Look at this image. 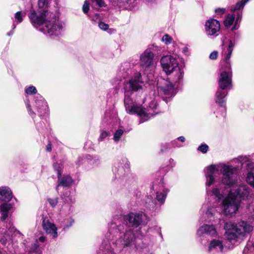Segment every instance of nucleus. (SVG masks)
Here are the masks:
<instances>
[{
	"label": "nucleus",
	"mask_w": 254,
	"mask_h": 254,
	"mask_svg": "<svg viewBox=\"0 0 254 254\" xmlns=\"http://www.w3.org/2000/svg\"><path fill=\"white\" fill-rule=\"evenodd\" d=\"M142 214L137 213H130L124 216L126 224L124 225L112 223L109 232L112 235L113 243L123 247L130 246L134 241V234L130 227H137L142 222Z\"/></svg>",
	"instance_id": "1"
},
{
	"label": "nucleus",
	"mask_w": 254,
	"mask_h": 254,
	"mask_svg": "<svg viewBox=\"0 0 254 254\" xmlns=\"http://www.w3.org/2000/svg\"><path fill=\"white\" fill-rule=\"evenodd\" d=\"M42 226L43 229L47 234H50L53 238L58 237L57 228L56 225L46 218H43Z\"/></svg>",
	"instance_id": "14"
},
{
	"label": "nucleus",
	"mask_w": 254,
	"mask_h": 254,
	"mask_svg": "<svg viewBox=\"0 0 254 254\" xmlns=\"http://www.w3.org/2000/svg\"><path fill=\"white\" fill-rule=\"evenodd\" d=\"M167 192L164 190L162 192H157L156 198L161 203H163L166 198Z\"/></svg>",
	"instance_id": "29"
},
{
	"label": "nucleus",
	"mask_w": 254,
	"mask_h": 254,
	"mask_svg": "<svg viewBox=\"0 0 254 254\" xmlns=\"http://www.w3.org/2000/svg\"><path fill=\"white\" fill-rule=\"evenodd\" d=\"M154 55L150 49L145 50L140 56V66L144 70L153 65Z\"/></svg>",
	"instance_id": "11"
},
{
	"label": "nucleus",
	"mask_w": 254,
	"mask_h": 254,
	"mask_svg": "<svg viewBox=\"0 0 254 254\" xmlns=\"http://www.w3.org/2000/svg\"><path fill=\"white\" fill-rule=\"evenodd\" d=\"M220 29V23L216 19H209L205 22V31L208 36H217Z\"/></svg>",
	"instance_id": "13"
},
{
	"label": "nucleus",
	"mask_w": 254,
	"mask_h": 254,
	"mask_svg": "<svg viewBox=\"0 0 254 254\" xmlns=\"http://www.w3.org/2000/svg\"><path fill=\"white\" fill-rule=\"evenodd\" d=\"M225 89H222L218 87L215 96V103L223 108V110H226V99L225 97L227 95V92Z\"/></svg>",
	"instance_id": "15"
},
{
	"label": "nucleus",
	"mask_w": 254,
	"mask_h": 254,
	"mask_svg": "<svg viewBox=\"0 0 254 254\" xmlns=\"http://www.w3.org/2000/svg\"><path fill=\"white\" fill-rule=\"evenodd\" d=\"M197 234L200 236L205 234L213 237L217 235V232L213 225L204 224L198 229Z\"/></svg>",
	"instance_id": "16"
},
{
	"label": "nucleus",
	"mask_w": 254,
	"mask_h": 254,
	"mask_svg": "<svg viewBox=\"0 0 254 254\" xmlns=\"http://www.w3.org/2000/svg\"><path fill=\"white\" fill-rule=\"evenodd\" d=\"M60 225L65 230L68 228L72 225L74 223V220L70 217H67L63 220L60 221Z\"/></svg>",
	"instance_id": "24"
},
{
	"label": "nucleus",
	"mask_w": 254,
	"mask_h": 254,
	"mask_svg": "<svg viewBox=\"0 0 254 254\" xmlns=\"http://www.w3.org/2000/svg\"><path fill=\"white\" fill-rule=\"evenodd\" d=\"M45 23V26L42 28L41 31L49 36L58 35L63 29L62 23L53 13L52 18H49Z\"/></svg>",
	"instance_id": "7"
},
{
	"label": "nucleus",
	"mask_w": 254,
	"mask_h": 254,
	"mask_svg": "<svg viewBox=\"0 0 254 254\" xmlns=\"http://www.w3.org/2000/svg\"><path fill=\"white\" fill-rule=\"evenodd\" d=\"M212 193L218 198V199H221L223 197L220 190L217 188L213 189L212 190Z\"/></svg>",
	"instance_id": "32"
},
{
	"label": "nucleus",
	"mask_w": 254,
	"mask_h": 254,
	"mask_svg": "<svg viewBox=\"0 0 254 254\" xmlns=\"http://www.w3.org/2000/svg\"><path fill=\"white\" fill-rule=\"evenodd\" d=\"M48 0H39L38 9L37 10H42V9L47 10L48 6Z\"/></svg>",
	"instance_id": "28"
},
{
	"label": "nucleus",
	"mask_w": 254,
	"mask_h": 254,
	"mask_svg": "<svg viewBox=\"0 0 254 254\" xmlns=\"http://www.w3.org/2000/svg\"><path fill=\"white\" fill-rule=\"evenodd\" d=\"M235 16L234 14H228L224 21V24L227 28H229L233 23Z\"/></svg>",
	"instance_id": "25"
},
{
	"label": "nucleus",
	"mask_w": 254,
	"mask_h": 254,
	"mask_svg": "<svg viewBox=\"0 0 254 254\" xmlns=\"http://www.w3.org/2000/svg\"><path fill=\"white\" fill-rule=\"evenodd\" d=\"M89 9V4L87 1H85L83 5V6H82L83 11L85 13H86L88 11Z\"/></svg>",
	"instance_id": "41"
},
{
	"label": "nucleus",
	"mask_w": 254,
	"mask_h": 254,
	"mask_svg": "<svg viewBox=\"0 0 254 254\" xmlns=\"http://www.w3.org/2000/svg\"><path fill=\"white\" fill-rule=\"evenodd\" d=\"M234 44L232 41H229L228 46L223 45L222 56L223 62L225 69H222L218 78V87L222 89H230L232 84V71L231 69L230 58L231 57Z\"/></svg>",
	"instance_id": "5"
},
{
	"label": "nucleus",
	"mask_w": 254,
	"mask_h": 254,
	"mask_svg": "<svg viewBox=\"0 0 254 254\" xmlns=\"http://www.w3.org/2000/svg\"><path fill=\"white\" fill-rule=\"evenodd\" d=\"M183 51L184 53L187 55V53L188 52V48L187 47L184 48Z\"/></svg>",
	"instance_id": "51"
},
{
	"label": "nucleus",
	"mask_w": 254,
	"mask_h": 254,
	"mask_svg": "<svg viewBox=\"0 0 254 254\" xmlns=\"http://www.w3.org/2000/svg\"><path fill=\"white\" fill-rule=\"evenodd\" d=\"M94 1L96 2L97 5H98L99 7L105 6V2L103 0H94Z\"/></svg>",
	"instance_id": "45"
},
{
	"label": "nucleus",
	"mask_w": 254,
	"mask_h": 254,
	"mask_svg": "<svg viewBox=\"0 0 254 254\" xmlns=\"http://www.w3.org/2000/svg\"><path fill=\"white\" fill-rule=\"evenodd\" d=\"M11 208L12 205L10 203H3L0 205V211L1 213V220H4L8 217L9 211Z\"/></svg>",
	"instance_id": "23"
},
{
	"label": "nucleus",
	"mask_w": 254,
	"mask_h": 254,
	"mask_svg": "<svg viewBox=\"0 0 254 254\" xmlns=\"http://www.w3.org/2000/svg\"><path fill=\"white\" fill-rule=\"evenodd\" d=\"M26 15L25 12H22L21 11H17L15 14V18L16 19L18 22H21L23 20V17Z\"/></svg>",
	"instance_id": "31"
},
{
	"label": "nucleus",
	"mask_w": 254,
	"mask_h": 254,
	"mask_svg": "<svg viewBox=\"0 0 254 254\" xmlns=\"http://www.w3.org/2000/svg\"><path fill=\"white\" fill-rule=\"evenodd\" d=\"M216 211L215 209L208 203L203 204L200 210L201 213L203 214L205 219H211L214 216Z\"/></svg>",
	"instance_id": "18"
},
{
	"label": "nucleus",
	"mask_w": 254,
	"mask_h": 254,
	"mask_svg": "<svg viewBox=\"0 0 254 254\" xmlns=\"http://www.w3.org/2000/svg\"><path fill=\"white\" fill-rule=\"evenodd\" d=\"M45 240H46V237L45 236H41L39 238V241L42 243L44 242L45 241Z\"/></svg>",
	"instance_id": "48"
},
{
	"label": "nucleus",
	"mask_w": 254,
	"mask_h": 254,
	"mask_svg": "<svg viewBox=\"0 0 254 254\" xmlns=\"http://www.w3.org/2000/svg\"><path fill=\"white\" fill-rule=\"evenodd\" d=\"M52 150L51 145L50 144H48L47 146V150L48 151H51Z\"/></svg>",
	"instance_id": "50"
},
{
	"label": "nucleus",
	"mask_w": 254,
	"mask_h": 254,
	"mask_svg": "<svg viewBox=\"0 0 254 254\" xmlns=\"http://www.w3.org/2000/svg\"><path fill=\"white\" fill-rule=\"evenodd\" d=\"M157 105V104L156 101L153 100L150 103L149 106V109H148L147 111H146L145 109L143 108L146 115L145 116H144V115L139 116L141 117L140 123L147 121L149 119V115H151V116L154 115L155 114L154 109L156 108Z\"/></svg>",
	"instance_id": "19"
},
{
	"label": "nucleus",
	"mask_w": 254,
	"mask_h": 254,
	"mask_svg": "<svg viewBox=\"0 0 254 254\" xmlns=\"http://www.w3.org/2000/svg\"><path fill=\"white\" fill-rule=\"evenodd\" d=\"M236 169L235 167L222 163L211 165L206 167L204 170L206 187H210L214 183L215 174L219 171L222 175L221 183L230 187H234L237 183V179L234 173Z\"/></svg>",
	"instance_id": "4"
},
{
	"label": "nucleus",
	"mask_w": 254,
	"mask_h": 254,
	"mask_svg": "<svg viewBox=\"0 0 254 254\" xmlns=\"http://www.w3.org/2000/svg\"><path fill=\"white\" fill-rule=\"evenodd\" d=\"M233 194L229 192L222 201V213L226 216H231L236 213L239 207V202L233 197Z\"/></svg>",
	"instance_id": "8"
},
{
	"label": "nucleus",
	"mask_w": 254,
	"mask_h": 254,
	"mask_svg": "<svg viewBox=\"0 0 254 254\" xmlns=\"http://www.w3.org/2000/svg\"><path fill=\"white\" fill-rule=\"evenodd\" d=\"M58 184L57 186L56 190L58 191L60 186L64 187H69L71 186L73 183L71 178L69 175H62L61 173H59L58 175Z\"/></svg>",
	"instance_id": "17"
},
{
	"label": "nucleus",
	"mask_w": 254,
	"mask_h": 254,
	"mask_svg": "<svg viewBox=\"0 0 254 254\" xmlns=\"http://www.w3.org/2000/svg\"><path fill=\"white\" fill-rule=\"evenodd\" d=\"M160 63L166 74L169 75L172 73L174 77L171 82L163 79V85L158 86V93L161 96H166V98L167 96L172 97L175 94V84L183 78L184 72L179 66L177 59L171 55L163 57L161 59Z\"/></svg>",
	"instance_id": "3"
},
{
	"label": "nucleus",
	"mask_w": 254,
	"mask_h": 254,
	"mask_svg": "<svg viewBox=\"0 0 254 254\" xmlns=\"http://www.w3.org/2000/svg\"><path fill=\"white\" fill-rule=\"evenodd\" d=\"M241 17H242V14H240V13H238L237 14V18L235 21V24L234 26L232 28V30H235V29H237V28L236 27V26H237L236 25H237V23L238 22L239 20L241 18Z\"/></svg>",
	"instance_id": "43"
},
{
	"label": "nucleus",
	"mask_w": 254,
	"mask_h": 254,
	"mask_svg": "<svg viewBox=\"0 0 254 254\" xmlns=\"http://www.w3.org/2000/svg\"><path fill=\"white\" fill-rule=\"evenodd\" d=\"M12 198V192L10 189L6 187H0V200L9 201Z\"/></svg>",
	"instance_id": "21"
},
{
	"label": "nucleus",
	"mask_w": 254,
	"mask_h": 254,
	"mask_svg": "<svg viewBox=\"0 0 254 254\" xmlns=\"http://www.w3.org/2000/svg\"><path fill=\"white\" fill-rule=\"evenodd\" d=\"M123 133H124V131L122 129H120L117 130L115 132L114 135V139L115 141L118 142L120 140V138L122 136V135H123Z\"/></svg>",
	"instance_id": "33"
},
{
	"label": "nucleus",
	"mask_w": 254,
	"mask_h": 254,
	"mask_svg": "<svg viewBox=\"0 0 254 254\" xmlns=\"http://www.w3.org/2000/svg\"><path fill=\"white\" fill-rule=\"evenodd\" d=\"M25 91L27 94L32 95L35 94L37 93V89L35 87L30 86L26 88Z\"/></svg>",
	"instance_id": "35"
},
{
	"label": "nucleus",
	"mask_w": 254,
	"mask_h": 254,
	"mask_svg": "<svg viewBox=\"0 0 254 254\" xmlns=\"http://www.w3.org/2000/svg\"><path fill=\"white\" fill-rule=\"evenodd\" d=\"M218 57V53L217 52H213L211 53L209 56V58L211 60H216Z\"/></svg>",
	"instance_id": "44"
},
{
	"label": "nucleus",
	"mask_w": 254,
	"mask_h": 254,
	"mask_svg": "<svg viewBox=\"0 0 254 254\" xmlns=\"http://www.w3.org/2000/svg\"><path fill=\"white\" fill-rule=\"evenodd\" d=\"M99 27L102 30H106L108 29L109 25L103 22H100L99 23Z\"/></svg>",
	"instance_id": "42"
},
{
	"label": "nucleus",
	"mask_w": 254,
	"mask_h": 254,
	"mask_svg": "<svg viewBox=\"0 0 254 254\" xmlns=\"http://www.w3.org/2000/svg\"><path fill=\"white\" fill-rule=\"evenodd\" d=\"M127 92H125L126 95L124 101L125 106L127 113L130 114H137L138 116L144 115V116H145L146 115V113L141 106L137 105H129L131 100L129 97L127 96Z\"/></svg>",
	"instance_id": "12"
},
{
	"label": "nucleus",
	"mask_w": 254,
	"mask_h": 254,
	"mask_svg": "<svg viewBox=\"0 0 254 254\" xmlns=\"http://www.w3.org/2000/svg\"><path fill=\"white\" fill-rule=\"evenodd\" d=\"M249 0H242L241 1L237 2L235 7L231 9V11H234L235 10L240 9L241 8H243L246 3Z\"/></svg>",
	"instance_id": "30"
},
{
	"label": "nucleus",
	"mask_w": 254,
	"mask_h": 254,
	"mask_svg": "<svg viewBox=\"0 0 254 254\" xmlns=\"http://www.w3.org/2000/svg\"><path fill=\"white\" fill-rule=\"evenodd\" d=\"M109 135V133L106 131H102L101 132L99 138V141H103L105 138H106L107 136H108Z\"/></svg>",
	"instance_id": "39"
},
{
	"label": "nucleus",
	"mask_w": 254,
	"mask_h": 254,
	"mask_svg": "<svg viewBox=\"0 0 254 254\" xmlns=\"http://www.w3.org/2000/svg\"><path fill=\"white\" fill-rule=\"evenodd\" d=\"M143 83L141 78V74L139 72L136 73L133 77L125 84L126 93L130 91H137L141 89L143 85Z\"/></svg>",
	"instance_id": "10"
},
{
	"label": "nucleus",
	"mask_w": 254,
	"mask_h": 254,
	"mask_svg": "<svg viewBox=\"0 0 254 254\" xmlns=\"http://www.w3.org/2000/svg\"><path fill=\"white\" fill-rule=\"evenodd\" d=\"M52 13L46 9L32 10L28 14L29 18L32 25L41 31L49 18H51Z\"/></svg>",
	"instance_id": "6"
},
{
	"label": "nucleus",
	"mask_w": 254,
	"mask_h": 254,
	"mask_svg": "<svg viewBox=\"0 0 254 254\" xmlns=\"http://www.w3.org/2000/svg\"><path fill=\"white\" fill-rule=\"evenodd\" d=\"M62 198L67 203H72L74 202V199L70 195V192L69 191H66Z\"/></svg>",
	"instance_id": "26"
},
{
	"label": "nucleus",
	"mask_w": 254,
	"mask_h": 254,
	"mask_svg": "<svg viewBox=\"0 0 254 254\" xmlns=\"http://www.w3.org/2000/svg\"><path fill=\"white\" fill-rule=\"evenodd\" d=\"M148 2H152L154 1L155 0H146Z\"/></svg>",
	"instance_id": "52"
},
{
	"label": "nucleus",
	"mask_w": 254,
	"mask_h": 254,
	"mask_svg": "<svg viewBox=\"0 0 254 254\" xmlns=\"http://www.w3.org/2000/svg\"><path fill=\"white\" fill-rule=\"evenodd\" d=\"M253 230V227L248 223L241 221L236 225H232L227 229L225 233V237L227 240V244H224L222 239H214L210 242L208 251L209 252H222L224 248H231L235 245L240 243V240L245 236Z\"/></svg>",
	"instance_id": "2"
},
{
	"label": "nucleus",
	"mask_w": 254,
	"mask_h": 254,
	"mask_svg": "<svg viewBox=\"0 0 254 254\" xmlns=\"http://www.w3.org/2000/svg\"><path fill=\"white\" fill-rule=\"evenodd\" d=\"M0 254H1L0 253Z\"/></svg>",
	"instance_id": "53"
},
{
	"label": "nucleus",
	"mask_w": 254,
	"mask_h": 254,
	"mask_svg": "<svg viewBox=\"0 0 254 254\" xmlns=\"http://www.w3.org/2000/svg\"><path fill=\"white\" fill-rule=\"evenodd\" d=\"M36 107L40 116H42L47 113L48 106L46 102L42 99L37 100L35 101Z\"/></svg>",
	"instance_id": "22"
},
{
	"label": "nucleus",
	"mask_w": 254,
	"mask_h": 254,
	"mask_svg": "<svg viewBox=\"0 0 254 254\" xmlns=\"http://www.w3.org/2000/svg\"><path fill=\"white\" fill-rule=\"evenodd\" d=\"M246 181L251 186L254 188V173L249 171L247 173Z\"/></svg>",
	"instance_id": "27"
},
{
	"label": "nucleus",
	"mask_w": 254,
	"mask_h": 254,
	"mask_svg": "<svg viewBox=\"0 0 254 254\" xmlns=\"http://www.w3.org/2000/svg\"><path fill=\"white\" fill-rule=\"evenodd\" d=\"M27 107L28 109V111H29V114L32 116L34 114V112L32 111L31 109V107H30V104H28L27 105Z\"/></svg>",
	"instance_id": "47"
},
{
	"label": "nucleus",
	"mask_w": 254,
	"mask_h": 254,
	"mask_svg": "<svg viewBox=\"0 0 254 254\" xmlns=\"http://www.w3.org/2000/svg\"><path fill=\"white\" fill-rule=\"evenodd\" d=\"M216 13L221 14L225 12V9L224 8H218L215 10Z\"/></svg>",
	"instance_id": "46"
},
{
	"label": "nucleus",
	"mask_w": 254,
	"mask_h": 254,
	"mask_svg": "<svg viewBox=\"0 0 254 254\" xmlns=\"http://www.w3.org/2000/svg\"><path fill=\"white\" fill-rule=\"evenodd\" d=\"M162 40L163 42H164L166 44H171L173 39L168 34H166L164 35L162 38Z\"/></svg>",
	"instance_id": "37"
},
{
	"label": "nucleus",
	"mask_w": 254,
	"mask_h": 254,
	"mask_svg": "<svg viewBox=\"0 0 254 254\" xmlns=\"http://www.w3.org/2000/svg\"><path fill=\"white\" fill-rule=\"evenodd\" d=\"M230 192H232L233 194V197L236 200L239 201H248L249 203L252 198V194L250 193L249 188L245 184H242L238 186V188L233 192L232 190Z\"/></svg>",
	"instance_id": "9"
},
{
	"label": "nucleus",
	"mask_w": 254,
	"mask_h": 254,
	"mask_svg": "<svg viewBox=\"0 0 254 254\" xmlns=\"http://www.w3.org/2000/svg\"><path fill=\"white\" fill-rule=\"evenodd\" d=\"M58 200L59 198L58 197H55L53 198H48L47 199L48 202L52 207H54L57 205L58 202Z\"/></svg>",
	"instance_id": "36"
},
{
	"label": "nucleus",
	"mask_w": 254,
	"mask_h": 254,
	"mask_svg": "<svg viewBox=\"0 0 254 254\" xmlns=\"http://www.w3.org/2000/svg\"><path fill=\"white\" fill-rule=\"evenodd\" d=\"M208 149V146L205 144H203L199 146L197 150L203 153H206Z\"/></svg>",
	"instance_id": "38"
},
{
	"label": "nucleus",
	"mask_w": 254,
	"mask_h": 254,
	"mask_svg": "<svg viewBox=\"0 0 254 254\" xmlns=\"http://www.w3.org/2000/svg\"><path fill=\"white\" fill-rule=\"evenodd\" d=\"M178 139L181 142H184L185 141V138L183 136L179 137Z\"/></svg>",
	"instance_id": "49"
},
{
	"label": "nucleus",
	"mask_w": 254,
	"mask_h": 254,
	"mask_svg": "<svg viewBox=\"0 0 254 254\" xmlns=\"http://www.w3.org/2000/svg\"><path fill=\"white\" fill-rule=\"evenodd\" d=\"M245 164L246 165V167L248 171L253 172L254 169V163L250 160H247L245 161Z\"/></svg>",
	"instance_id": "34"
},
{
	"label": "nucleus",
	"mask_w": 254,
	"mask_h": 254,
	"mask_svg": "<svg viewBox=\"0 0 254 254\" xmlns=\"http://www.w3.org/2000/svg\"><path fill=\"white\" fill-rule=\"evenodd\" d=\"M53 167L55 170H56L58 172V175H59V173H61V171L63 167V165L61 164H59L58 163H54L53 165Z\"/></svg>",
	"instance_id": "40"
},
{
	"label": "nucleus",
	"mask_w": 254,
	"mask_h": 254,
	"mask_svg": "<svg viewBox=\"0 0 254 254\" xmlns=\"http://www.w3.org/2000/svg\"><path fill=\"white\" fill-rule=\"evenodd\" d=\"M19 233V232L17 231L14 227L11 226L9 227L7 231L4 232L3 236L0 239L1 243L5 245L7 243L9 242L11 240V238L13 235H15V233Z\"/></svg>",
	"instance_id": "20"
}]
</instances>
